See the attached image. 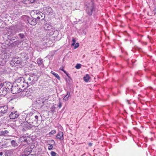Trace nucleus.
<instances>
[{
	"label": "nucleus",
	"mask_w": 156,
	"mask_h": 156,
	"mask_svg": "<svg viewBox=\"0 0 156 156\" xmlns=\"http://www.w3.org/2000/svg\"><path fill=\"white\" fill-rule=\"evenodd\" d=\"M11 84L9 82H5L0 84V93L2 95L6 94L9 89L11 88Z\"/></svg>",
	"instance_id": "obj_1"
},
{
	"label": "nucleus",
	"mask_w": 156,
	"mask_h": 156,
	"mask_svg": "<svg viewBox=\"0 0 156 156\" xmlns=\"http://www.w3.org/2000/svg\"><path fill=\"white\" fill-rule=\"evenodd\" d=\"M11 86L12 87L11 92L13 94H16L21 91L20 90V88L18 87V85L17 86Z\"/></svg>",
	"instance_id": "obj_2"
},
{
	"label": "nucleus",
	"mask_w": 156,
	"mask_h": 156,
	"mask_svg": "<svg viewBox=\"0 0 156 156\" xmlns=\"http://www.w3.org/2000/svg\"><path fill=\"white\" fill-rule=\"evenodd\" d=\"M44 12L48 15H51L53 14V10L50 7H47L44 8Z\"/></svg>",
	"instance_id": "obj_3"
},
{
	"label": "nucleus",
	"mask_w": 156,
	"mask_h": 156,
	"mask_svg": "<svg viewBox=\"0 0 156 156\" xmlns=\"http://www.w3.org/2000/svg\"><path fill=\"white\" fill-rule=\"evenodd\" d=\"M31 139H30L29 137H27L24 136H23L20 137V140L21 142L26 143L27 144H28L30 142V140Z\"/></svg>",
	"instance_id": "obj_4"
},
{
	"label": "nucleus",
	"mask_w": 156,
	"mask_h": 156,
	"mask_svg": "<svg viewBox=\"0 0 156 156\" xmlns=\"http://www.w3.org/2000/svg\"><path fill=\"white\" fill-rule=\"evenodd\" d=\"M19 116V114L17 112H13L9 115L10 119H15L17 118Z\"/></svg>",
	"instance_id": "obj_5"
},
{
	"label": "nucleus",
	"mask_w": 156,
	"mask_h": 156,
	"mask_svg": "<svg viewBox=\"0 0 156 156\" xmlns=\"http://www.w3.org/2000/svg\"><path fill=\"white\" fill-rule=\"evenodd\" d=\"M36 13V15H37V19H40L41 18L43 19L45 17V15L43 13L38 12L37 11H36V12H35Z\"/></svg>",
	"instance_id": "obj_6"
},
{
	"label": "nucleus",
	"mask_w": 156,
	"mask_h": 156,
	"mask_svg": "<svg viewBox=\"0 0 156 156\" xmlns=\"http://www.w3.org/2000/svg\"><path fill=\"white\" fill-rule=\"evenodd\" d=\"M8 109V107L7 105H4L3 106L0 107V114L4 113H5Z\"/></svg>",
	"instance_id": "obj_7"
},
{
	"label": "nucleus",
	"mask_w": 156,
	"mask_h": 156,
	"mask_svg": "<svg viewBox=\"0 0 156 156\" xmlns=\"http://www.w3.org/2000/svg\"><path fill=\"white\" fill-rule=\"evenodd\" d=\"M56 138L60 140H63L64 139L63 133L62 132H59L56 136Z\"/></svg>",
	"instance_id": "obj_8"
},
{
	"label": "nucleus",
	"mask_w": 156,
	"mask_h": 156,
	"mask_svg": "<svg viewBox=\"0 0 156 156\" xmlns=\"http://www.w3.org/2000/svg\"><path fill=\"white\" fill-rule=\"evenodd\" d=\"M44 29L46 30H49L52 28V27L51 25L47 22H45L44 26Z\"/></svg>",
	"instance_id": "obj_9"
},
{
	"label": "nucleus",
	"mask_w": 156,
	"mask_h": 156,
	"mask_svg": "<svg viewBox=\"0 0 156 156\" xmlns=\"http://www.w3.org/2000/svg\"><path fill=\"white\" fill-rule=\"evenodd\" d=\"M12 61L13 62H15V64H19L22 61V60L20 58H14Z\"/></svg>",
	"instance_id": "obj_10"
},
{
	"label": "nucleus",
	"mask_w": 156,
	"mask_h": 156,
	"mask_svg": "<svg viewBox=\"0 0 156 156\" xmlns=\"http://www.w3.org/2000/svg\"><path fill=\"white\" fill-rule=\"evenodd\" d=\"M3 57H0V66L4 65L6 63L7 60L6 58H3Z\"/></svg>",
	"instance_id": "obj_11"
},
{
	"label": "nucleus",
	"mask_w": 156,
	"mask_h": 156,
	"mask_svg": "<svg viewBox=\"0 0 156 156\" xmlns=\"http://www.w3.org/2000/svg\"><path fill=\"white\" fill-rule=\"evenodd\" d=\"M93 7L91 6L90 7H87V9L86 10V11L87 13L89 15H91L92 14V9H93Z\"/></svg>",
	"instance_id": "obj_12"
},
{
	"label": "nucleus",
	"mask_w": 156,
	"mask_h": 156,
	"mask_svg": "<svg viewBox=\"0 0 156 156\" xmlns=\"http://www.w3.org/2000/svg\"><path fill=\"white\" fill-rule=\"evenodd\" d=\"M24 78L23 77H19L16 80V81L17 83H23L24 82Z\"/></svg>",
	"instance_id": "obj_13"
},
{
	"label": "nucleus",
	"mask_w": 156,
	"mask_h": 156,
	"mask_svg": "<svg viewBox=\"0 0 156 156\" xmlns=\"http://www.w3.org/2000/svg\"><path fill=\"white\" fill-rule=\"evenodd\" d=\"M28 22L30 24V25H35L37 23L36 20L35 19H33L32 20H29L28 21Z\"/></svg>",
	"instance_id": "obj_14"
},
{
	"label": "nucleus",
	"mask_w": 156,
	"mask_h": 156,
	"mask_svg": "<svg viewBox=\"0 0 156 156\" xmlns=\"http://www.w3.org/2000/svg\"><path fill=\"white\" fill-rule=\"evenodd\" d=\"M51 73L58 80H60V77H59V75L56 73H55L53 71H51Z\"/></svg>",
	"instance_id": "obj_15"
},
{
	"label": "nucleus",
	"mask_w": 156,
	"mask_h": 156,
	"mask_svg": "<svg viewBox=\"0 0 156 156\" xmlns=\"http://www.w3.org/2000/svg\"><path fill=\"white\" fill-rule=\"evenodd\" d=\"M90 78V77L87 74L86 75L83 77L84 80L86 82H87L89 80Z\"/></svg>",
	"instance_id": "obj_16"
},
{
	"label": "nucleus",
	"mask_w": 156,
	"mask_h": 156,
	"mask_svg": "<svg viewBox=\"0 0 156 156\" xmlns=\"http://www.w3.org/2000/svg\"><path fill=\"white\" fill-rule=\"evenodd\" d=\"M11 144L12 146L13 147H16L18 146V144L14 140H12L11 141Z\"/></svg>",
	"instance_id": "obj_17"
},
{
	"label": "nucleus",
	"mask_w": 156,
	"mask_h": 156,
	"mask_svg": "<svg viewBox=\"0 0 156 156\" xmlns=\"http://www.w3.org/2000/svg\"><path fill=\"white\" fill-rule=\"evenodd\" d=\"M70 96V94L68 92L67 93V94L65 95V96L64 97V98H63V100L66 101L68 100V99L69 97Z\"/></svg>",
	"instance_id": "obj_18"
},
{
	"label": "nucleus",
	"mask_w": 156,
	"mask_h": 156,
	"mask_svg": "<svg viewBox=\"0 0 156 156\" xmlns=\"http://www.w3.org/2000/svg\"><path fill=\"white\" fill-rule=\"evenodd\" d=\"M9 133V131L7 130H5L4 131H1L0 132L1 135H5V134H7Z\"/></svg>",
	"instance_id": "obj_19"
},
{
	"label": "nucleus",
	"mask_w": 156,
	"mask_h": 156,
	"mask_svg": "<svg viewBox=\"0 0 156 156\" xmlns=\"http://www.w3.org/2000/svg\"><path fill=\"white\" fill-rule=\"evenodd\" d=\"M37 62L39 65H40L42 64L43 61L41 58H39L37 60Z\"/></svg>",
	"instance_id": "obj_20"
},
{
	"label": "nucleus",
	"mask_w": 156,
	"mask_h": 156,
	"mask_svg": "<svg viewBox=\"0 0 156 156\" xmlns=\"http://www.w3.org/2000/svg\"><path fill=\"white\" fill-rule=\"evenodd\" d=\"M33 115V114L32 113H31V112H30V113H29L28 114H27V115L25 119L26 120H27V121H28V117L30 116H32Z\"/></svg>",
	"instance_id": "obj_21"
},
{
	"label": "nucleus",
	"mask_w": 156,
	"mask_h": 156,
	"mask_svg": "<svg viewBox=\"0 0 156 156\" xmlns=\"http://www.w3.org/2000/svg\"><path fill=\"white\" fill-rule=\"evenodd\" d=\"M50 154L51 156H58L57 153L53 151H51Z\"/></svg>",
	"instance_id": "obj_22"
},
{
	"label": "nucleus",
	"mask_w": 156,
	"mask_h": 156,
	"mask_svg": "<svg viewBox=\"0 0 156 156\" xmlns=\"http://www.w3.org/2000/svg\"><path fill=\"white\" fill-rule=\"evenodd\" d=\"M0 156H7L6 154L4 152H0Z\"/></svg>",
	"instance_id": "obj_23"
},
{
	"label": "nucleus",
	"mask_w": 156,
	"mask_h": 156,
	"mask_svg": "<svg viewBox=\"0 0 156 156\" xmlns=\"http://www.w3.org/2000/svg\"><path fill=\"white\" fill-rule=\"evenodd\" d=\"M56 132V130H53L51 131L49 133V134L50 135H53L55 134Z\"/></svg>",
	"instance_id": "obj_24"
},
{
	"label": "nucleus",
	"mask_w": 156,
	"mask_h": 156,
	"mask_svg": "<svg viewBox=\"0 0 156 156\" xmlns=\"http://www.w3.org/2000/svg\"><path fill=\"white\" fill-rule=\"evenodd\" d=\"M81 64H77L75 66V68L76 69H79L81 67Z\"/></svg>",
	"instance_id": "obj_25"
},
{
	"label": "nucleus",
	"mask_w": 156,
	"mask_h": 156,
	"mask_svg": "<svg viewBox=\"0 0 156 156\" xmlns=\"http://www.w3.org/2000/svg\"><path fill=\"white\" fill-rule=\"evenodd\" d=\"M53 147L52 144H50L48 147V149L49 150H51L52 149Z\"/></svg>",
	"instance_id": "obj_26"
},
{
	"label": "nucleus",
	"mask_w": 156,
	"mask_h": 156,
	"mask_svg": "<svg viewBox=\"0 0 156 156\" xmlns=\"http://www.w3.org/2000/svg\"><path fill=\"white\" fill-rule=\"evenodd\" d=\"M32 80V77H28V80L29 81V82H27V83H28V82H29V83H30Z\"/></svg>",
	"instance_id": "obj_27"
},
{
	"label": "nucleus",
	"mask_w": 156,
	"mask_h": 156,
	"mask_svg": "<svg viewBox=\"0 0 156 156\" xmlns=\"http://www.w3.org/2000/svg\"><path fill=\"white\" fill-rule=\"evenodd\" d=\"M51 110L52 112H54L55 111V108L54 106H53L51 107Z\"/></svg>",
	"instance_id": "obj_28"
},
{
	"label": "nucleus",
	"mask_w": 156,
	"mask_h": 156,
	"mask_svg": "<svg viewBox=\"0 0 156 156\" xmlns=\"http://www.w3.org/2000/svg\"><path fill=\"white\" fill-rule=\"evenodd\" d=\"M79 43H76L74 46L75 49H76V48H77L79 46Z\"/></svg>",
	"instance_id": "obj_29"
},
{
	"label": "nucleus",
	"mask_w": 156,
	"mask_h": 156,
	"mask_svg": "<svg viewBox=\"0 0 156 156\" xmlns=\"http://www.w3.org/2000/svg\"><path fill=\"white\" fill-rule=\"evenodd\" d=\"M19 35L21 38H23L24 37V35L23 34H19Z\"/></svg>",
	"instance_id": "obj_30"
},
{
	"label": "nucleus",
	"mask_w": 156,
	"mask_h": 156,
	"mask_svg": "<svg viewBox=\"0 0 156 156\" xmlns=\"http://www.w3.org/2000/svg\"><path fill=\"white\" fill-rule=\"evenodd\" d=\"M59 69L61 70H62L63 71V72L65 73H66V74H67V73H66V71L64 70V69H63V67H61Z\"/></svg>",
	"instance_id": "obj_31"
},
{
	"label": "nucleus",
	"mask_w": 156,
	"mask_h": 156,
	"mask_svg": "<svg viewBox=\"0 0 156 156\" xmlns=\"http://www.w3.org/2000/svg\"><path fill=\"white\" fill-rule=\"evenodd\" d=\"M34 117L36 119L35 121L37 122V119L38 118V116L37 115H35L34 116Z\"/></svg>",
	"instance_id": "obj_32"
},
{
	"label": "nucleus",
	"mask_w": 156,
	"mask_h": 156,
	"mask_svg": "<svg viewBox=\"0 0 156 156\" xmlns=\"http://www.w3.org/2000/svg\"><path fill=\"white\" fill-rule=\"evenodd\" d=\"M62 106V104L61 102H59V105H58V107L59 108H60Z\"/></svg>",
	"instance_id": "obj_33"
},
{
	"label": "nucleus",
	"mask_w": 156,
	"mask_h": 156,
	"mask_svg": "<svg viewBox=\"0 0 156 156\" xmlns=\"http://www.w3.org/2000/svg\"><path fill=\"white\" fill-rule=\"evenodd\" d=\"M72 41H73V43H75L76 42V40H75V39H74V38H73L72 39Z\"/></svg>",
	"instance_id": "obj_34"
},
{
	"label": "nucleus",
	"mask_w": 156,
	"mask_h": 156,
	"mask_svg": "<svg viewBox=\"0 0 156 156\" xmlns=\"http://www.w3.org/2000/svg\"><path fill=\"white\" fill-rule=\"evenodd\" d=\"M88 145L90 146H91L92 145V143H89Z\"/></svg>",
	"instance_id": "obj_35"
},
{
	"label": "nucleus",
	"mask_w": 156,
	"mask_h": 156,
	"mask_svg": "<svg viewBox=\"0 0 156 156\" xmlns=\"http://www.w3.org/2000/svg\"><path fill=\"white\" fill-rule=\"evenodd\" d=\"M75 43H73L72 44V46L74 45L75 44Z\"/></svg>",
	"instance_id": "obj_36"
},
{
	"label": "nucleus",
	"mask_w": 156,
	"mask_h": 156,
	"mask_svg": "<svg viewBox=\"0 0 156 156\" xmlns=\"http://www.w3.org/2000/svg\"><path fill=\"white\" fill-rule=\"evenodd\" d=\"M51 142H53L54 143H55V142L53 140H51Z\"/></svg>",
	"instance_id": "obj_37"
},
{
	"label": "nucleus",
	"mask_w": 156,
	"mask_h": 156,
	"mask_svg": "<svg viewBox=\"0 0 156 156\" xmlns=\"http://www.w3.org/2000/svg\"><path fill=\"white\" fill-rule=\"evenodd\" d=\"M25 91H25V90H24V91H23V93H24V92H25Z\"/></svg>",
	"instance_id": "obj_38"
},
{
	"label": "nucleus",
	"mask_w": 156,
	"mask_h": 156,
	"mask_svg": "<svg viewBox=\"0 0 156 156\" xmlns=\"http://www.w3.org/2000/svg\"><path fill=\"white\" fill-rule=\"evenodd\" d=\"M155 14H156V11L155 12Z\"/></svg>",
	"instance_id": "obj_39"
}]
</instances>
